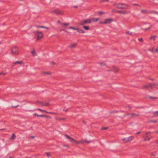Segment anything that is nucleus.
Segmentation results:
<instances>
[{
	"label": "nucleus",
	"mask_w": 158,
	"mask_h": 158,
	"mask_svg": "<svg viewBox=\"0 0 158 158\" xmlns=\"http://www.w3.org/2000/svg\"><path fill=\"white\" fill-rule=\"evenodd\" d=\"M114 6L119 9H128L130 8V6L124 3L115 4Z\"/></svg>",
	"instance_id": "nucleus-1"
},
{
	"label": "nucleus",
	"mask_w": 158,
	"mask_h": 158,
	"mask_svg": "<svg viewBox=\"0 0 158 158\" xmlns=\"http://www.w3.org/2000/svg\"><path fill=\"white\" fill-rule=\"evenodd\" d=\"M134 139L133 136H130L129 137L123 138L122 139V140L125 143H128L132 140Z\"/></svg>",
	"instance_id": "nucleus-2"
},
{
	"label": "nucleus",
	"mask_w": 158,
	"mask_h": 158,
	"mask_svg": "<svg viewBox=\"0 0 158 158\" xmlns=\"http://www.w3.org/2000/svg\"><path fill=\"white\" fill-rule=\"evenodd\" d=\"M51 13L53 14V13H55L57 15H61L63 14V12L60 10L59 9H56V10H52L51 12Z\"/></svg>",
	"instance_id": "nucleus-3"
},
{
	"label": "nucleus",
	"mask_w": 158,
	"mask_h": 158,
	"mask_svg": "<svg viewBox=\"0 0 158 158\" xmlns=\"http://www.w3.org/2000/svg\"><path fill=\"white\" fill-rule=\"evenodd\" d=\"M11 52L14 55H17L19 54L18 48L16 47H15L12 49Z\"/></svg>",
	"instance_id": "nucleus-4"
},
{
	"label": "nucleus",
	"mask_w": 158,
	"mask_h": 158,
	"mask_svg": "<svg viewBox=\"0 0 158 158\" xmlns=\"http://www.w3.org/2000/svg\"><path fill=\"white\" fill-rule=\"evenodd\" d=\"M35 35H36L37 36V39L38 40H40L41 38H42V37L43 36V35L42 33L41 32H39L38 31H36L35 32Z\"/></svg>",
	"instance_id": "nucleus-5"
},
{
	"label": "nucleus",
	"mask_w": 158,
	"mask_h": 158,
	"mask_svg": "<svg viewBox=\"0 0 158 158\" xmlns=\"http://www.w3.org/2000/svg\"><path fill=\"white\" fill-rule=\"evenodd\" d=\"M150 133H151L150 132H148L146 133L145 134L146 137L144 139L145 141H149L150 140V137L151 136V135L150 134Z\"/></svg>",
	"instance_id": "nucleus-6"
},
{
	"label": "nucleus",
	"mask_w": 158,
	"mask_h": 158,
	"mask_svg": "<svg viewBox=\"0 0 158 158\" xmlns=\"http://www.w3.org/2000/svg\"><path fill=\"white\" fill-rule=\"evenodd\" d=\"M113 21L112 19H105L104 21L105 24L110 23Z\"/></svg>",
	"instance_id": "nucleus-7"
},
{
	"label": "nucleus",
	"mask_w": 158,
	"mask_h": 158,
	"mask_svg": "<svg viewBox=\"0 0 158 158\" xmlns=\"http://www.w3.org/2000/svg\"><path fill=\"white\" fill-rule=\"evenodd\" d=\"M115 12L122 14H127L130 12V11H127L125 10L124 11L123 10H116Z\"/></svg>",
	"instance_id": "nucleus-8"
},
{
	"label": "nucleus",
	"mask_w": 158,
	"mask_h": 158,
	"mask_svg": "<svg viewBox=\"0 0 158 158\" xmlns=\"http://www.w3.org/2000/svg\"><path fill=\"white\" fill-rule=\"evenodd\" d=\"M65 137H66L67 138L71 139V141L72 142H75L78 143L77 141H76L74 139L72 138L70 136H69V135H66V134L65 135Z\"/></svg>",
	"instance_id": "nucleus-9"
},
{
	"label": "nucleus",
	"mask_w": 158,
	"mask_h": 158,
	"mask_svg": "<svg viewBox=\"0 0 158 158\" xmlns=\"http://www.w3.org/2000/svg\"><path fill=\"white\" fill-rule=\"evenodd\" d=\"M85 24L90 23L92 22V20L91 19H88L84 20Z\"/></svg>",
	"instance_id": "nucleus-10"
},
{
	"label": "nucleus",
	"mask_w": 158,
	"mask_h": 158,
	"mask_svg": "<svg viewBox=\"0 0 158 158\" xmlns=\"http://www.w3.org/2000/svg\"><path fill=\"white\" fill-rule=\"evenodd\" d=\"M14 65H15L17 64H20V65L24 64V63L22 60L16 61L13 63Z\"/></svg>",
	"instance_id": "nucleus-11"
},
{
	"label": "nucleus",
	"mask_w": 158,
	"mask_h": 158,
	"mask_svg": "<svg viewBox=\"0 0 158 158\" xmlns=\"http://www.w3.org/2000/svg\"><path fill=\"white\" fill-rule=\"evenodd\" d=\"M141 12L143 14H150V11H148L147 10H141Z\"/></svg>",
	"instance_id": "nucleus-12"
},
{
	"label": "nucleus",
	"mask_w": 158,
	"mask_h": 158,
	"mask_svg": "<svg viewBox=\"0 0 158 158\" xmlns=\"http://www.w3.org/2000/svg\"><path fill=\"white\" fill-rule=\"evenodd\" d=\"M129 115H131V117H136L137 116H139V114H136L135 113H131L129 114Z\"/></svg>",
	"instance_id": "nucleus-13"
},
{
	"label": "nucleus",
	"mask_w": 158,
	"mask_h": 158,
	"mask_svg": "<svg viewBox=\"0 0 158 158\" xmlns=\"http://www.w3.org/2000/svg\"><path fill=\"white\" fill-rule=\"evenodd\" d=\"M77 31L79 33H85V31L84 30L80 29L79 28H77Z\"/></svg>",
	"instance_id": "nucleus-14"
},
{
	"label": "nucleus",
	"mask_w": 158,
	"mask_h": 158,
	"mask_svg": "<svg viewBox=\"0 0 158 158\" xmlns=\"http://www.w3.org/2000/svg\"><path fill=\"white\" fill-rule=\"evenodd\" d=\"M77 46L76 43H73L71 44L69 47L70 48H75Z\"/></svg>",
	"instance_id": "nucleus-15"
},
{
	"label": "nucleus",
	"mask_w": 158,
	"mask_h": 158,
	"mask_svg": "<svg viewBox=\"0 0 158 158\" xmlns=\"http://www.w3.org/2000/svg\"><path fill=\"white\" fill-rule=\"evenodd\" d=\"M149 87V84L148 85H143V86L142 89H144L145 88L148 89Z\"/></svg>",
	"instance_id": "nucleus-16"
},
{
	"label": "nucleus",
	"mask_w": 158,
	"mask_h": 158,
	"mask_svg": "<svg viewBox=\"0 0 158 158\" xmlns=\"http://www.w3.org/2000/svg\"><path fill=\"white\" fill-rule=\"evenodd\" d=\"M16 138V136H15V134H13L12 135V136L10 138V140H14V139H15Z\"/></svg>",
	"instance_id": "nucleus-17"
},
{
	"label": "nucleus",
	"mask_w": 158,
	"mask_h": 158,
	"mask_svg": "<svg viewBox=\"0 0 158 158\" xmlns=\"http://www.w3.org/2000/svg\"><path fill=\"white\" fill-rule=\"evenodd\" d=\"M119 70V69L118 67H114L113 68V71L115 73H117Z\"/></svg>",
	"instance_id": "nucleus-18"
},
{
	"label": "nucleus",
	"mask_w": 158,
	"mask_h": 158,
	"mask_svg": "<svg viewBox=\"0 0 158 158\" xmlns=\"http://www.w3.org/2000/svg\"><path fill=\"white\" fill-rule=\"evenodd\" d=\"M91 19L92 20V21L93 22H96L98 21L99 19V18H92Z\"/></svg>",
	"instance_id": "nucleus-19"
},
{
	"label": "nucleus",
	"mask_w": 158,
	"mask_h": 158,
	"mask_svg": "<svg viewBox=\"0 0 158 158\" xmlns=\"http://www.w3.org/2000/svg\"><path fill=\"white\" fill-rule=\"evenodd\" d=\"M39 117H46V118H51L52 117H50L48 115H40V116H39Z\"/></svg>",
	"instance_id": "nucleus-20"
},
{
	"label": "nucleus",
	"mask_w": 158,
	"mask_h": 158,
	"mask_svg": "<svg viewBox=\"0 0 158 158\" xmlns=\"http://www.w3.org/2000/svg\"><path fill=\"white\" fill-rule=\"evenodd\" d=\"M152 84L153 85L154 88H158V84L157 83H152Z\"/></svg>",
	"instance_id": "nucleus-21"
},
{
	"label": "nucleus",
	"mask_w": 158,
	"mask_h": 158,
	"mask_svg": "<svg viewBox=\"0 0 158 158\" xmlns=\"http://www.w3.org/2000/svg\"><path fill=\"white\" fill-rule=\"evenodd\" d=\"M85 24L84 20H83L79 24L80 25L82 26Z\"/></svg>",
	"instance_id": "nucleus-22"
},
{
	"label": "nucleus",
	"mask_w": 158,
	"mask_h": 158,
	"mask_svg": "<svg viewBox=\"0 0 158 158\" xmlns=\"http://www.w3.org/2000/svg\"><path fill=\"white\" fill-rule=\"evenodd\" d=\"M157 14V12L155 10L150 11V14Z\"/></svg>",
	"instance_id": "nucleus-23"
},
{
	"label": "nucleus",
	"mask_w": 158,
	"mask_h": 158,
	"mask_svg": "<svg viewBox=\"0 0 158 158\" xmlns=\"http://www.w3.org/2000/svg\"><path fill=\"white\" fill-rule=\"evenodd\" d=\"M83 28L86 30H88L89 29V27L87 26H84L83 27Z\"/></svg>",
	"instance_id": "nucleus-24"
},
{
	"label": "nucleus",
	"mask_w": 158,
	"mask_h": 158,
	"mask_svg": "<svg viewBox=\"0 0 158 158\" xmlns=\"http://www.w3.org/2000/svg\"><path fill=\"white\" fill-rule=\"evenodd\" d=\"M45 154H46V155L48 157H49L51 156V154L50 152H46L45 153Z\"/></svg>",
	"instance_id": "nucleus-25"
},
{
	"label": "nucleus",
	"mask_w": 158,
	"mask_h": 158,
	"mask_svg": "<svg viewBox=\"0 0 158 158\" xmlns=\"http://www.w3.org/2000/svg\"><path fill=\"white\" fill-rule=\"evenodd\" d=\"M49 105V103H44V104L43 105V106H48Z\"/></svg>",
	"instance_id": "nucleus-26"
},
{
	"label": "nucleus",
	"mask_w": 158,
	"mask_h": 158,
	"mask_svg": "<svg viewBox=\"0 0 158 158\" xmlns=\"http://www.w3.org/2000/svg\"><path fill=\"white\" fill-rule=\"evenodd\" d=\"M126 33L127 34L130 35H131L132 34V32L130 31H127Z\"/></svg>",
	"instance_id": "nucleus-27"
},
{
	"label": "nucleus",
	"mask_w": 158,
	"mask_h": 158,
	"mask_svg": "<svg viewBox=\"0 0 158 158\" xmlns=\"http://www.w3.org/2000/svg\"><path fill=\"white\" fill-rule=\"evenodd\" d=\"M156 36H152L150 37V39H153L154 40H155V37Z\"/></svg>",
	"instance_id": "nucleus-28"
},
{
	"label": "nucleus",
	"mask_w": 158,
	"mask_h": 158,
	"mask_svg": "<svg viewBox=\"0 0 158 158\" xmlns=\"http://www.w3.org/2000/svg\"><path fill=\"white\" fill-rule=\"evenodd\" d=\"M148 98H151V99H156L157 98H155V97H152V96H148Z\"/></svg>",
	"instance_id": "nucleus-29"
},
{
	"label": "nucleus",
	"mask_w": 158,
	"mask_h": 158,
	"mask_svg": "<svg viewBox=\"0 0 158 158\" xmlns=\"http://www.w3.org/2000/svg\"><path fill=\"white\" fill-rule=\"evenodd\" d=\"M69 28L70 29H73V30H77V28H76L75 27H69Z\"/></svg>",
	"instance_id": "nucleus-30"
},
{
	"label": "nucleus",
	"mask_w": 158,
	"mask_h": 158,
	"mask_svg": "<svg viewBox=\"0 0 158 158\" xmlns=\"http://www.w3.org/2000/svg\"><path fill=\"white\" fill-rule=\"evenodd\" d=\"M149 87H150L151 89H153L154 88L152 84H149Z\"/></svg>",
	"instance_id": "nucleus-31"
},
{
	"label": "nucleus",
	"mask_w": 158,
	"mask_h": 158,
	"mask_svg": "<svg viewBox=\"0 0 158 158\" xmlns=\"http://www.w3.org/2000/svg\"><path fill=\"white\" fill-rule=\"evenodd\" d=\"M69 23H63L62 24V25L65 26H68L69 25Z\"/></svg>",
	"instance_id": "nucleus-32"
},
{
	"label": "nucleus",
	"mask_w": 158,
	"mask_h": 158,
	"mask_svg": "<svg viewBox=\"0 0 158 158\" xmlns=\"http://www.w3.org/2000/svg\"><path fill=\"white\" fill-rule=\"evenodd\" d=\"M154 115L156 116H158V111L154 112Z\"/></svg>",
	"instance_id": "nucleus-33"
},
{
	"label": "nucleus",
	"mask_w": 158,
	"mask_h": 158,
	"mask_svg": "<svg viewBox=\"0 0 158 158\" xmlns=\"http://www.w3.org/2000/svg\"><path fill=\"white\" fill-rule=\"evenodd\" d=\"M108 127H102V130H107L108 129Z\"/></svg>",
	"instance_id": "nucleus-34"
},
{
	"label": "nucleus",
	"mask_w": 158,
	"mask_h": 158,
	"mask_svg": "<svg viewBox=\"0 0 158 158\" xmlns=\"http://www.w3.org/2000/svg\"><path fill=\"white\" fill-rule=\"evenodd\" d=\"M37 102L38 103H39L42 106H43V105L44 104V103L43 102L38 101Z\"/></svg>",
	"instance_id": "nucleus-35"
},
{
	"label": "nucleus",
	"mask_w": 158,
	"mask_h": 158,
	"mask_svg": "<svg viewBox=\"0 0 158 158\" xmlns=\"http://www.w3.org/2000/svg\"><path fill=\"white\" fill-rule=\"evenodd\" d=\"M98 14L100 15H102L104 14H105V13L103 11H100L99 12Z\"/></svg>",
	"instance_id": "nucleus-36"
},
{
	"label": "nucleus",
	"mask_w": 158,
	"mask_h": 158,
	"mask_svg": "<svg viewBox=\"0 0 158 158\" xmlns=\"http://www.w3.org/2000/svg\"><path fill=\"white\" fill-rule=\"evenodd\" d=\"M6 73L2 72L0 73V75H6Z\"/></svg>",
	"instance_id": "nucleus-37"
},
{
	"label": "nucleus",
	"mask_w": 158,
	"mask_h": 158,
	"mask_svg": "<svg viewBox=\"0 0 158 158\" xmlns=\"http://www.w3.org/2000/svg\"><path fill=\"white\" fill-rule=\"evenodd\" d=\"M37 110L42 112H44V111H45V110H42L40 109H38Z\"/></svg>",
	"instance_id": "nucleus-38"
},
{
	"label": "nucleus",
	"mask_w": 158,
	"mask_h": 158,
	"mask_svg": "<svg viewBox=\"0 0 158 158\" xmlns=\"http://www.w3.org/2000/svg\"><path fill=\"white\" fill-rule=\"evenodd\" d=\"M156 155V152H153L151 153V155L152 156H155Z\"/></svg>",
	"instance_id": "nucleus-39"
},
{
	"label": "nucleus",
	"mask_w": 158,
	"mask_h": 158,
	"mask_svg": "<svg viewBox=\"0 0 158 158\" xmlns=\"http://www.w3.org/2000/svg\"><path fill=\"white\" fill-rule=\"evenodd\" d=\"M133 6H141L138 4H132Z\"/></svg>",
	"instance_id": "nucleus-40"
},
{
	"label": "nucleus",
	"mask_w": 158,
	"mask_h": 158,
	"mask_svg": "<svg viewBox=\"0 0 158 158\" xmlns=\"http://www.w3.org/2000/svg\"><path fill=\"white\" fill-rule=\"evenodd\" d=\"M139 40L140 42H143V40L142 38L139 39Z\"/></svg>",
	"instance_id": "nucleus-41"
},
{
	"label": "nucleus",
	"mask_w": 158,
	"mask_h": 158,
	"mask_svg": "<svg viewBox=\"0 0 158 158\" xmlns=\"http://www.w3.org/2000/svg\"><path fill=\"white\" fill-rule=\"evenodd\" d=\"M151 27H151V26L150 27H149L145 29H144L145 31H146L149 29H150L151 28Z\"/></svg>",
	"instance_id": "nucleus-42"
},
{
	"label": "nucleus",
	"mask_w": 158,
	"mask_h": 158,
	"mask_svg": "<svg viewBox=\"0 0 158 158\" xmlns=\"http://www.w3.org/2000/svg\"><path fill=\"white\" fill-rule=\"evenodd\" d=\"M37 28H45V27L43 26H37Z\"/></svg>",
	"instance_id": "nucleus-43"
},
{
	"label": "nucleus",
	"mask_w": 158,
	"mask_h": 158,
	"mask_svg": "<svg viewBox=\"0 0 158 158\" xmlns=\"http://www.w3.org/2000/svg\"><path fill=\"white\" fill-rule=\"evenodd\" d=\"M34 115L35 116H37V117H39V116H40V115H38L36 113H35L34 114Z\"/></svg>",
	"instance_id": "nucleus-44"
},
{
	"label": "nucleus",
	"mask_w": 158,
	"mask_h": 158,
	"mask_svg": "<svg viewBox=\"0 0 158 158\" xmlns=\"http://www.w3.org/2000/svg\"><path fill=\"white\" fill-rule=\"evenodd\" d=\"M19 106V105H16V106H15H15H12L13 107H14V108H17V107H18Z\"/></svg>",
	"instance_id": "nucleus-45"
},
{
	"label": "nucleus",
	"mask_w": 158,
	"mask_h": 158,
	"mask_svg": "<svg viewBox=\"0 0 158 158\" xmlns=\"http://www.w3.org/2000/svg\"><path fill=\"white\" fill-rule=\"evenodd\" d=\"M43 73L44 74H50V73L48 72H43Z\"/></svg>",
	"instance_id": "nucleus-46"
},
{
	"label": "nucleus",
	"mask_w": 158,
	"mask_h": 158,
	"mask_svg": "<svg viewBox=\"0 0 158 158\" xmlns=\"http://www.w3.org/2000/svg\"><path fill=\"white\" fill-rule=\"evenodd\" d=\"M150 122H154V123H156L157 122V121L156 120H152L150 121Z\"/></svg>",
	"instance_id": "nucleus-47"
},
{
	"label": "nucleus",
	"mask_w": 158,
	"mask_h": 158,
	"mask_svg": "<svg viewBox=\"0 0 158 158\" xmlns=\"http://www.w3.org/2000/svg\"><path fill=\"white\" fill-rule=\"evenodd\" d=\"M109 0H102V2H108L109 1Z\"/></svg>",
	"instance_id": "nucleus-48"
},
{
	"label": "nucleus",
	"mask_w": 158,
	"mask_h": 158,
	"mask_svg": "<svg viewBox=\"0 0 158 158\" xmlns=\"http://www.w3.org/2000/svg\"><path fill=\"white\" fill-rule=\"evenodd\" d=\"M31 53L32 54H35V51L34 50H33L32 52H31Z\"/></svg>",
	"instance_id": "nucleus-49"
},
{
	"label": "nucleus",
	"mask_w": 158,
	"mask_h": 158,
	"mask_svg": "<svg viewBox=\"0 0 158 158\" xmlns=\"http://www.w3.org/2000/svg\"><path fill=\"white\" fill-rule=\"evenodd\" d=\"M126 108H127V107L128 108H129V110L131 109V106H126Z\"/></svg>",
	"instance_id": "nucleus-50"
},
{
	"label": "nucleus",
	"mask_w": 158,
	"mask_h": 158,
	"mask_svg": "<svg viewBox=\"0 0 158 158\" xmlns=\"http://www.w3.org/2000/svg\"><path fill=\"white\" fill-rule=\"evenodd\" d=\"M84 142H85L86 143H90L89 141H86V140H85Z\"/></svg>",
	"instance_id": "nucleus-51"
},
{
	"label": "nucleus",
	"mask_w": 158,
	"mask_h": 158,
	"mask_svg": "<svg viewBox=\"0 0 158 158\" xmlns=\"http://www.w3.org/2000/svg\"><path fill=\"white\" fill-rule=\"evenodd\" d=\"M50 114H56V113H54V112H51L50 113Z\"/></svg>",
	"instance_id": "nucleus-52"
},
{
	"label": "nucleus",
	"mask_w": 158,
	"mask_h": 158,
	"mask_svg": "<svg viewBox=\"0 0 158 158\" xmlns=\"http://www.w3.org/2000/svg\"><path fill=\"white\" fill-rule=\"evenodd\" d=\"M155 51L156 52L158 53V48H156Z\"/></svg>",
	"instance_id": "nucleus-53"
},
{
	"label": "nucleus",
	"mask_w": 158,
	"mask_h": 158,
	"mask_svg": "<svg viewBox=\"0 0 158 158\" xmlns=\"http://www.w3.org/2000/svg\"><path fill=\"white\" fill-rule=\"evenodd\" d=\"M99 23L100 24H105L104 21V22H101H101H99Z\"/></svg>",
	"instance_id": "nucleus-54"
},
{
	"label": "nucleus",
	"mask_w": 158,
	"mask_h": 158,
	"mask_svg": "<svg viewBox=\"0 0 158 158\" xmlns=\"http://www.w3.org/2000/svg\"><path fill=\"white\" fill-rule=\"evenodd\" d=\"M44 112H45V113H47L50 114V113L51 112H48V111H47L45 110V111H44Z\"/></svg>",
	"instance_id": "nucleus-55"
},
{
	"label": "nucleus",
	"mask_w": 158,
	"mask_h": 158,
	"mask_svg": "<svg viewBox=\"0 0 158 158\" xmlns=\"http://www.w3.org/2000/svg\"><path fill=\"white\" fill-rule=\"evenodd\" d=\"M30 138H35V136H31L30 137Z\"/></svg>",
	"instance_id": "nucleus-56"
},
{
	"label": "nucleus",
	"mask_w": 158,
	"mask_h": 158,
	"mask_svg": "<svg viewBox=\"0 0 158 158\" xmlns=\"http://www.w3.org/2000/svg\"><path fill=\"white\" fill-rule=\"evenodd\" d=\"M101 64L102 65H105V64L104 63H102Z\"/></svg>",
	"instance_id": "nucleus-57"
},
{
	"label": "nucleus",
	"mask_w": 158,
	"mask_h": 158,
	"mask_svg": "<svg viewBox=\"0 0 158 158\" xmlns=\"http://www.w3.org/2000/svg\"><path fill=\"white\" fill-rule=\"evenodd\" d=\"M57 22L58 23L61 24V23H60V21L59 20Z\"/></svg>",
	"instance_id": "nucleus-58"
},
{
	"label": "nucleus",
	"mask_w": 158,
	"mask_h": 158,
	"mask_svg": "<svg viewBox=\"0 0 158 158\" xmlns=\"http://www.w3.org/2000/svg\"><path fill=\"white\" fill-rule=\"evenodd\" d=\"M149 79L152 81H153L154 80V79L152 78H149Z\"/></svg>",
	"instance_id": "nucleus-59"
},
{
	"label": "nucleus",
	"mask_w": 158,
	"mask_h": 158,
	"mask_svg": "<svg viewBox=\"0 0 158 158\" xmlns=\"http://www.w3.org/2000/svg\"><path fill=\"white\" fill-rule=\"evenodd\" d=\"M140 133V131H139V132H137L136 133V134H139Z\"/></svg>",
	"instance_id": "nucleus-60"
},
{
	"label": "nucleus",
	"mask_w": 158,
	"mask_h": 158,
	"mask_svg": "<svg viewBox=\"0 0 158 158\" xmlns=\"http://www.w3.org/2000/svg\"><path fill=\"white\" fill-rule=\"evenodd\" d=\"M77 7H78V6H74V8H77Z\"/></svg>",
	"instance_id": "nucleus-61"
},
{
	"label": "nucleus",
	"mask_w": 158,
	"mask_h": 158,
	"mask_svg": "<svg viewBox=\"0 0 158 158\" xmlns=\"http://www.w3.org/2000/svg\"><path fill=\"white\" fill-rule=\"evenodd\" d=\"M83 123H84L85 124H86V122H85V121H83Z\"/></svg>",
	"instance_id": "nucleus-62"
},
{
	"label": "nucleus",
	"mask_w": 158,
	"mask_h": 158,
	"mask_svg": "<svg viewBox=\"0 0 158 158\" xmlns=\"http://www.w3.org/2000/svg\"><path fill=\"white\" fill-rule=\"evenodd\" d=\"M68 110V109H66V110H64L65 111V112H66Z\"/></svg>",
	"instance_id": "nucleus-63"
},
{
	"label": "nucleus",
	"mask_w": 158,
	"mask_h": 158,
	"mask_svg": "<svg viewBox=\"0 0 158 158\" xmlns=\"http://www.w3.org/2000/svg\"><path fill=\"white\" fill-rule=\"evenodd\" d=\"M156 134H158V131H156Z\"/></svg>",
	"instance_id": "nucleus-64"
}]
</instances>
